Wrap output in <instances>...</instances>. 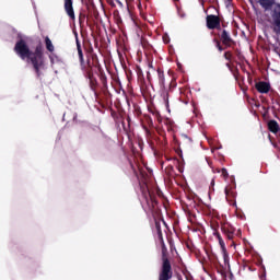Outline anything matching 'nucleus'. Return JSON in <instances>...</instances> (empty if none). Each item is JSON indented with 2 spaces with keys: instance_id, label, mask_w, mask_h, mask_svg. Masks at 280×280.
Listing matches in <instances>:
<instances>
[{
  "instance_id": "obj_1",
  "label": "nucleus",
  "mask_w": 280,
  "mask_h": 280,
  "mask_svg": "<svg viewBox=\"0 0 280 280\" xmlns=\"http://www.w3.org/2000/svg\"><path fill=\"white\" fill-rule=\"evenodd\" d=\"M13 49L21 60H27V62L32 63L36 77L40 78V69H45V48H43V43L39 42L35 50H32L27 42L20 38Z\"/></svg>"
},
{
  "instance_id": "obj_2",
  "label": "nucleus",
  "mask_w": 280,
  "mask_h": 280,
  "mask_svg": "<svg viewBox=\"0 0 280 280\" xmlns=\"http://www.w3.org/2000/svg\"><path fill=\"white\" fill-rule=\"evenodd\" d=\"M140 189L142 194L141 205L144 211H147V213H152V214L156 213L159 209V201L156 200V196L154 195V192L150 190V188L148 187V184H142L140 186Z\"/></svg>"
},
{
  "instance_id": "obj_3",
  "label": "nucleus",
  "mask_w": 280,
  "mask_h": 280,
  "mask_svg": "<svg viewBox=\"0 0 280 280\" xmlns=\"http://www.w3.org/2000/svg\"><path fill=\"white\" fill-rule=\"evenodd\" d=\"M162 246V266L159 272V280H171L174 277V271L172 270V262L167 258V246H165V241H160Z\"/></svg>"
},
{
  "instance_id": "obj_4",
  "label": "nucleus",
  "mask_w": 280,
  "mask_h": 280,
  "mask_svg": "<svg viewBox=\"0 0 280 280\" xmlns=\"http://www.w3.org/2000/svg\"><path fill=\"white\" fill-rule=\"evenodd\" d=\"M271 27L273 34L280 36V3H276L271 10Z\"/></svg>"
},
{
  "instance_id": "obj_5",
  "label": "nucleus",
  "mask_w": 280,
  "mask_h": 280,
  "mask_svg": "<svg viewBox=\"0 0 280 280\" xmlns=\"http://www.w3.org/2000/svg\"><path fill=\"white\" fill-rule=\"evenodd\" d=\"M158 80H159V84L162 90L161 97L167 105V104H170V92H168L167 88H165V72H163V69H161V68H158Z\"/></svg>"
},
{
  "instance_id": "obj_6",
  "label": "nucleus",
  "mask_w": 280,
  "mask_h": 280,
  "mask_svg": "<svg viewBox=\"0 0 280 280\" xmlns=\"http://www.w3.org/2000/svg\"><path fill=\"white\" fill-rule=\"evenodd\" d=\"M77 50H78L80 67L82 71H86L88 69L95 67V63H91L90 58H88V60L84 61V52L82 51V44H80V39H78V37H77Z\"/></svg>"
},
{
  "instance_id": "obj_7",
  "label": "nucleus",
  "mask_w": 280,
  "mask_h": 280,
  "mask_svg": "<svg viewBox=\"0 0 280 280\" xmlns=\"http://www.w3.org/2000/svg\"><path fill=\"white\" fill-rule=\"evenodd\" d=\"M220 33L218 34L220 43H222L223 47L225 49H229V47H233L235 45V40L233 37H231V33L226 30H220Z\"/></svg>"
},
{
  "instance_id": "obj_8",
  "label": "nucleus",
  "mask_w": 280,
  "mask_h": 280,
  "mask_svg": "<svg viewBox=\"0 0 280 280\" xmlns=\"http://www.w3.org/2000/svg\"><path fill=\"white\" fill-rule=\"evenodd\" d=\"M83 73L90 82L91 91H93L94 95H97L98 83H97V79L95 78V74H93V68H88V70H83Z\"/></svg>"
},
{
  "instance_id": "obj_9",
  "label": "nucleus",
  "mask_w": 280,
  "mask_h": 280,
  "mask_svg": "<svg viewBox=\"0 0 280 280\" xmlns=\"http://www.w3.org/2000/svg\"><path fill=\"white\" fill-rule=\"evenodd\" d=\"M221 21H220V16L218 15H213V14H210V15H207L206 18V25L208 27V30H222V26H221Z\"/></svg>"
},
{
  "instance_id": "obj_10",
  "label": "nucleus",
  "mask_w": 280,
  "mask_h": 280,
  "mask_svg": "<svg viewBox=\"0 0 280 280\" xmlns=\"http://www.w3.org/2000/svg\"><path fill=\"white\" fill-rule=\"evenodd\" d=\"M98 70V78L102 83V91L106 95L108 93V79L106 78V73H104V70H102V66L100 63H95L94 66Z\"/></svg>"
},
{
  "instance_id": "obj_11",
  "label": "nucleus",
  "mask_w": 280,
  "mask_h": 280,
  "mask_svg": "<svg viewBox=\"0 0 280 280\" xmlns=\"http://www.w3.org/2000/svg\"><path fill=\"white\" fill-rule=\"evenodd\" d=\"M63 8L70 21H75V11L73 10V0H63Z\"/></svg>"
},
{
  "instance_id": "obj_12",
  "label": "nucleus",
  "mask_w": 280,
  "mask_h": 280,
  "mask_svg": "<svg viewBox=\"0 0 280 280\" xmlns=\"http://www.w3.org/2000/svg\"><path fill=\"white\" fill-rule=\"evenodd\" d=\"M63 8L70 21H75V11L73 10V0H63Z\"/></svg>"
},
{
  "instance_id": "obj_13",
  "label": "nucleus",
  "mask_w": 280,
  "mask_h": 280,
  "mask_svg": "<svg viewBox=\"0 0 280 280\" xmlns=\"http://www.w3.org/2000/svg\"><path fill=\"white\" fill-rule=\"evenodd\" d=\"M142 128H143L147 137H152V131L150 130V128H154V121L152 120V117H150V115H144Z\"/></svg>"
},
{
  "instance_id": "obj_14",
  "label": "nucleus",
  "mask_w": 280,
  "mask_h": 280,
  "mask_svg": "<svg viewBox=\"0 0 280 280\" xmlns=\"http://www.w3.org/2000/svg\"><path fill=\"white\" fill-rule=\"evenodd\" d=\"M221 231L228 240H233V237H235V228L229 223L222 225Z\"/></svg>"
},
{
  "instance_id": "obj_15",
  "label": "nucleus",
  "mask_w": 280,
  "mask_h": 280,
  "mask_svg": "<svg viewBox=\"0 0 280 280\" xmlns=\"http://www.w3.org/2000/svg\"><path fill=\"white\" fill-rule=\"evenodd\" d=\"M256 91L261 94L270 93V83L266 81H260L255 84Z\"/></svg>"
},
{
  "instance_id": "obj_16",
  "label": "nucleus",
  "mask_w": 280,
  "mask_h": 280,
  "mask_svg": "<svg viewBox=\"0 0 280 280\" xmlns=\"http://www.w3.org/2000/svg\"><path fill=\"white\" fill-rule=\"evenodd\" d=\"M268 130H269V132L277 135V132H279V130H280L279 122H277V120H269L268 121Z\"/></svg>"
},
{
  "instance_id": "obj_17",
  "label": "nucleus",
  "mask_w": 280,
  "mask_h": 280,
  "mask_svg": "<svg viewBox=\"0 0 280 280\" xmlns=\"http://www.w3.org/2000/svg\"><path fill=\"white\" fill-rule=\"evenodd\" d=\"M224 194L228 202H235V191L231 190L229 187H225Z\"/></svg>"
},
{
  "instance_id": "obj_18",
  "label": "nucleus",
  "mask_w": 280,
  "mask_h": 280,
  "mask_svg": "<svg viewBox=\"0 0 280 280\" xmlns=\"http://www.w3.org/2000/svg\"><path fill=\"white\" fill-rule=\"evenodd\" d=\"M191 143H192L191 138H189L187 135H184L183 140L179 145H182V148L187 150V148H189L191 145Z\"/></svg>"
},
{
  "instance_id": "obj_19",
  "label": "nucleus",
  "mask_w": 280,
  "mask_h": 280,
  "mask_svg": "<svg viewBox=\"0 0 280 280\" xmlns=\"http://www.w3.org/2000/svg\"><path fill=\"white\" fill-rule=\"evenodd\" d=\"M264 10H270L275 2L272 0H258Z\"/></svg>"
},
{
  "instance_id": "obj_20",
  "label": "nucleus",
  "mask_w": 280,
  "mask_h": 280,
  "mask_svg": "<svg viewBox=\"0 0 280 280\" xmlns=\"http://www.w3.org/2000/svg\"><path fill=\"white\" fill-rule=\"evenodd\" d=\"M45 46L47 51H50V54H54L56 48L54 47V43H51V39L49 38V36L45 37Z\"/></svg>"
},
{
  "instance_id": "obj_21",
  "label": "nucleus",
  "mask_w": 280,
  "mask_h": 280,
  "mask_svg": "<svg viewBox=\"0 0 280 280\" xmlns=\"http://www.w3.org/2000/svg\"><path fill=\"white\" fill-rule=\"evenodd\" d=\"M214 237H217L221 246V250H226V245L224 244V240L222 238V235H220V232H214Z\"/></svg>"
},
{
  "instance_id": "obj_22",
  "label": "nucleus",
  "mask_w": 280,
  "mask_h": 280,
  "mask_svg": "<svg viewBox=\"0 0 280 280\" xmlns=\"http://www.w3.org/2000/svg\"><path fill=\"white\" fill-rule=\"evenodd\" d=\"M155 231L158 233V238L163 242V231L161 230V222L155 221Z\"/></svg>"
},
{
  "instance_id": "obj_23",
  "label": "nucleus",
  "mask_w": 280,
  "mask_h": 280,
  "mask_svg": "<svg viewBox=\"0 0 280 280\" xmlns=\"http://www.w3.org/2000/svg\"><path fill=\"white\" fill-rule=\"evenodd\" d=\"M213 43H215V47L219 51H224V49H226V46H222V42H220V39L214 38Z\"/></svg>"
},
{
  "instance_id": "obj_24",
  "label": "nucleus",
  "mask_w": 280,
  "mask_h": 280,
  "mask_svg": "<svg viewBox=\"0 0 280 280\" xmlns=\"http://www.w3.org/2000/svg\"><path fill=\"white\" fill-rule=\"evenodd\" d=\"M150 113L155 116L159 124H161V121H163V117H161V113L159 110L150 109Z\"/></svg>"
},
{
  "instance_id": "obj_25",
  "label": "nucleus",
  "mask_w": 280,
  "mask_h": 280,
  "mask_svg": "<svg viewBox=\"0 0 280 280\" xmlns=\"http://www.w3.org/2000/svg\"><path fill=\"white\" fill-rule=\"evenodd\" d=\"M222 255H223V261H224V266H229V252H226V249L221 250Z\"/></svg>"
},
{
  "instance_id": "obj_26",
  "label": "nucleus",
  "mask_w": 280,
  "mask_h": 280,
  "mask_svg": "<svg viewBox=\"0 0 280 280\" xmlns=\"http://www.w3.org/2000/svg\"><path fill=\"white\" fill-rule=\"evenodd\" d=\"M223 57L225 58V60H228L229 62H231V60H233V52L231 51H225Z\"/></svg>"
},
{
  "instance_id": "obj_27",
  "label": "nucleus",
  "mask_w": 280,
  "mask_h": 280,
  "mask_svg": "<svg viewBox=\"0 0 280 280\" xmlns=\"http://www.w3.org/2000/svg\"><path fill=\"white\" fill-rule=\"evenodd\" d=\"M165 172H166L167 176H174V166L168 165V166L165 168Z\"/></svg>"
},
{
  "instance_id": "obj_28",
  "label": "nucleus",
  "mask_w": 280,
  "mask_h": 280,
  "mask_svg": "<svg viewBox=\"0 0 280 280\" xmlns=\"http://www.w3.org/2000/svg\"><path fill=\"white\" fill-rule=\"evenodd\" d=\"M128 125L126 126V122L122 121V128L125 132H128L130 130V116L127 117Z\"/></svg>"
},
{
  "instance_id": "obj_29",
  "label": "nucleus",
  "mask_w": 280,
  "mask_h": 280,
  "mask_svg": "<svg viewBox=\"0 0 280 280\" xmlns=\"http://www.w3.org/2000/svg\"><path fill=\"white\" fill-rule=\"evenodd\" d=\"M84 21H86V15L84 13L79 14V23L80 25L84 24Z\"/></svg>"
},
{
  "instance_id": "obj_30",
  "label": "nucleus",
  "mask_w": 280,
  "mask_h": 280,
  "mask_svg": "<svg viewBox=\"0 0 280 280\" xmlns=\"http://www.w3.org/2000/svg\"><path fill=\"white\" fill-rule=\"evenodd\" d=\"M221 176L226 180L229 178V171H226V168H221Z\"/></svg>"
},
{
  "instance_id": "obj_31",
  "label": "nucleus",
  "mask_w": 280,
  "mask_h": 280,
  "mask_svg": "<svg viewBox=\"0 0 280 280\" xmlns=\"http://www.w3.org/2000/svg\"><path fill=\"white\" fill-rule=\"evenodd\" d=\"M172 89H176V81H175V80H172V81H171L167 91L170 92V91H172Z\"/></svg>"
},
{
  "instance_id": "obj_32",
  "label": "nucleus",
  "mask_w": 280,
  "mask_h": 280,
  "mask_svg": "<svg viewBox=\"0 0 280 280\" xmlns=\"http://www.w3.org/2000/svg\"><path fill=\"white\" fill-rule=\"evenodd\" d=\"M187 215H188V220H189L190 222H192V221H194V218H196V215H194V213H191V211H188V212H187Z\"/></svg>"
},
{
  "instance_id": "obj_33",
  "label": "nucleus",
  "mask_w": 280,
  "mask_h": 280,
  "mask_svg": "<svg viewBox=\"0 0 280 280\" xmlns=\"http://www.w3.org/2000/svg\"><path fill=\"white\" fill-rule=\"evenodd\" d=\"M213 172H214L215 174H221L222 168H215V170H213Z\"/></svg>"
},
{
  "instance_id": "obj_34",
  "label": "nucleus",
  "mask_w": 280,
  "mask_h": 280,
  "mask_svg": "<svg viewBox=\"0 0 280 280\" xmlns=\"http://www.w3.org/2000/svg\"><path fill=\"white\" fill-rule=\"evenodd\" d=\"M183 275H185L186 280H191L189 276H187L186 271H183Z\"/></svg>"
},
{
  "instance_id": "obj_35",
  "label": "nucleus",
  "mask_w": 280,
  "mask_h": 280,
  "mask_svg": "<svg viewBox=\"0 0 280 280\" xmlns=\"http://www.w3.org/2000/svg\"><path fill=\"white\" fill-rule=\"evenodd\" d=\"M49 60H50L51 65H54V56H49Z\"/></svg>"
},
{
  "instance_id": "obj_36",
  "label": "nucleus",
  "mask_w": 280,
  "mask_h": 280,
  "mask_svg": "<svg viewBox=\"0 0 280 280\" xmlns=\"http://www.w3.org/2000/svg\"><path fill=\"white\" fill-rule=\"evenodd\" d=\"M213 185H215V179L211 180V186L213 187Z\"/></svg>"
},
{
  "instance_id": "obj_37",
  "label": "nucleus",
  "mask_w": 280,
  "mask_h": 280,
  "mask_svg": "<svg viewBox=\"0 0 280 280\" xmlns=\"http://www.w3.org/2000/svg\"><path fill=\"white\" fill-rule=\"evenodd\" d=\"M177 279H178V280H183V276H178Z\"/></svg>"
},
{
  "instance_id": "obj_38",
  "label": "nucleus",
  "mask_w": 280,
  "mask_h": 280,
  "mask_svg": "<svg viewBox=\"0 0 280 280\" xmlns=\"http://www.w3.org/2000/svg\"><path fill=\"white\" fill-rule=\"evenodd\" d=\"M179 156H183V151H179Z\"/></svg>"
}]
</instances>
